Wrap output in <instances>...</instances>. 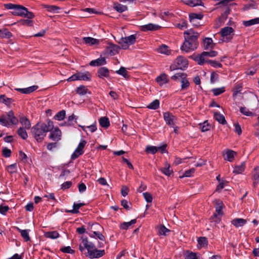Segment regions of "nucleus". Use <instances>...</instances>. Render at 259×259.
Wrapping results in <instances>:
<instances>
[{
  "mask_svg": "<svg viewBox=\"0 0 259 259\" xmlns=\"http://www.w3.org/2000/svg\"><path fill=\"white\" fill-rule=\"evenodd\" d=\"M184 34L185 41L181 47L182 51L188 53L196 50L199 44L198 38L199 33L190 29L186 31Z\"/></svg>",
  "mask_w": 259,
  "mask_h": 259,
  "instance_id": "obj_1",
  "label": "nucleus"
},
{
  "mask_svg": "<svg viewBox=\"0 0 259 259\" xmlns=\"http://www.w3.org/2000/svg\"><path fill=\"white\" fill-rule=\"evenodd\" d=\"M54 127L53 122L48 120L47 123L38 122L31 129L33 137L38 142H41L48 132L51 131Z\"/></svg>",
  "mask_w": 259,
  "mask_h": 259,
  "instance_id": "obj_2",
  "label": "nucleus"
},
{
  "mask_svg": "<svg viewBox=\"0 0 259 259\" xmlns=\"http://www.w3.org/2000/svg\"><path fill=\"white\" fill-rule=\"evenodd\" d=\"M79 249L82 252L87 249V252L85 254V256L91 259L100 258L105 254L104 249H97L95 244L93 242L89 241L87 238L82 239L81 242L79 246Z\"/></svg>",
  "mask_w": 259,
  "mask_h": 259,
  "instance_id": "obj_3",
  "label": "nucleus"
},
{
  "mask_svg": "<svg viewBox=\"0 0 259 259\" xmlns=\"http://www.w3.org/2000/svg\"><path fill=\"white\" fill-rule=\"evenodd\" d=\"M3 125L10 127L13 125H17L19 122L18 119L15 116L12 111H10L6 115H3Z\"/></svg>",
  "mask_w": 259,
  "mask_h": 259,
  "instance_id": "obj_4",
  "label": "nucleus"
},
{
  "mask_svg": "<svg viewBox=\"0 0 259 259\" xmlns=\"http://www.w3.org/2000/svg\"><path fill=\"white\" fill-rule=\"evenodd\" d=\"M13 15L26 17L29 19L34 18V14L28 11V9L21 6L17 5L14 11L12 12Z\"/></svg>",
  "mask_w": 259,
  "mask_h": 259,
  "instance_id": "obj_5",
  "label": "nucleus"
},
{
  "mask_svg": "<svg viewBox=\"0 0 259 259\" xmlns=\"http://www.w3.org/2000/svg\"><path fill=\"white\" fill-rule=\"evenodd\" d=\"M188 66V60L182 56H179L170 66V70L174 71L177 69H183Z\"/></svg>",
  "mask_w": 259,
  "mask_h": 259,
  "instance_id": "obj_6",
  "label": "nucleus"
},
{
  "mask_svg": "<svg viewBox=\"0 0 259 259\" xmlns=\"http://www.w3.org/2000/svg\"><path fill=\"white\" fill-rule=\"evenodd\" d=\"M136 34H132L128 36L122 37L119 41V44L121 46L122 49L126 50L128 48L129 46L134 45L137 39Z\"/></svg>",
  "mask_w": 259,
  "mask_h": 259,
  "instance_id": "obj_7",
  "label": "nucleus"
},
{
  "mask_svg": "<svg viewBox=\"0 0 259 259\" xmlns=\"http://www.w3.org/2000/svg\"><path fill=\"white\" fill-rule=\"evenodd\" d=\"M91 75L90 73L87 71L85 72H77L67 79L68 81L75 80H84L89 81L91 80Z\"/></svg>",
  "mask_w": 259,
  "mask_h": 259,
  "instance_id": "obj_8",
  "label": "nucleus"
},
{
  "mask_svg": "<svg viewBox=\"0 0 259 259\" xmlns=\"http://www.w3.org/2000/svg\"><path fill=\"white\" fill-rule=\"evenodd\" d=\"M187 74L183 72H179L171 77L173 80H177L181 79V88L183 90L187 89L189 85V82L186 78Z\"/></svg>",
  "mask_w": 259,
  "mask_h": 259,
  "instance_id": "obj_9",
  "label": "nucleus"
},
{
  "mask_svg": "<svg viewBox=\"0 0 259 259\" xmlns=\"http://www.w3.org/2000/svg\"><path fill=\"white\" fill-rule=\"evenodd\" d=\"M233 32L234 29L231 27L228 26L223 28L220 31L224 40L226 42H229L232 39Z\"/></svg>",
  "mask_w": 259,
  "mask_h": 259,
  "instance_id": "obj_10",
  "label": "nucleus"
},
{
  "mask_svg": "<svg viewBox=\"0 0 259 259\" xmlns=\"http://www.w3.org/2000/svg\"><path fill=\"white\" fill-rule=\"evenodd\" d=\"M163 118L166 123L170 127H174L177 120V117L169 112L163 113Z\"/></svg>",
  "mask_w": 259,
  "mask_h": 259,
  "instance_id": "obj_11",
  "label": "nucleus"
},
{
  "mask_svg": "<svg viewBox=\"0 0 259 259\" xmlns=\"http://www.w3.org/2000/svg\"><path fill=\"white\" fill-rule=\"evenodd\" d=\"M62 133L59 128H55L51 131L49 138L55 142H58L61 139Z\"/></svg>",
  "mask_w": 259,
  "mask_h": 259,
  "instance_id": "obj_12",
  "label": "nucleus"
},
{
  "mask_svg": "<svg viewBox=\"0 0 259 259\" xmlns=\"http://www.w3.org/2000/svg\"><path fill=\"white\" fill-rule=\"evenodd\" d=\"M160 28V26L158 25L149 23L141 26L140 29L141 31L145 32L147 31H155L159 29Z\"/></svg>",
  "mask_w": 259,
  "mask_h": 259,
  "instance_id": "obj_13",
  "label": "nucleus"
},
{
  "mask_svg": "<svg viewBox=\"0 0 259 259\" xmlns=\"http://www.w3.org/2000/svg\"><path fill=\"white\" fill-rule=\"evenodd\" d=\"M120 47L114 44H110L106 49L107 54L110 56H113L118 53Z\"/></svg>",
  "mask_w": 259,
  "mask_h": 259,
  "instance_id": "obj_14",
  "label": "nucleus"
},
{
  "mask_svg": "<svg viewBox=\"0 0 259 259\" xmlns=\"http://www.w3.org/2000/svg\"><path fill=\"white\" fill-rule=\"evenodd\" d=\"M214 47V44L211 38L205 37L203 40V47L204 50L213 49Z\"/></svg>",
  "mask_w": 259,
  "mask_h": 259,
  "instance_id": "obj_15",
  "label": "nucleus"
},
{
  "mask_svg": "<svg viewBox=\"0 0 259 259\" xmlns=\"http://www.w3.org/2000/svg\"><path fill=\"white\" fill-rule=\"evenodd\" d=\"M19 121L22 125V127H23L25 129L30 128L31 125V122L27 117L25 116H22L20 117Z\"/></svg>",
  "mask_w": 259,
  "mask_h": 259,
  "instance_id": "obj_16",
  "label": "nucleus"
},
{
  "mask_svg": "<svg viewBox=\"0 0 259 259\" xmlns=\"http://www.w3.org/2000/svg\"><path fill=\"white\" fill-rule=\"evenodd\" d=\"M253 185L256 187L259 184V167H255L252 171Z\"/></svg>",
  "mask_w": 259,
  "mask_h": 259,
  "instance_id": "obj_17",
  "label": "nucleus"
},
{
  "mask_svg": "<svg viewBox=\"0 0 259 259\" xmlns=\"http://www.w3.org/2000/svg\"><path fill=\"white\" fill-rule=\"evenodd\" d=\"M106 64V59L104 57H100L95 60L92 61L90 63V65L92 66H98Z\"/></svg>",
  "mask_w": 259,
  "mask_h": 259,
  "instance_id": "obj_18",
  "label": "nucleus"
},
{
  "mask_svg": "<svg viewBox=\"0 0 259 259\" xmlns=\"http://www.w3.org/2000/svg\"><path fill=\"white\" fill-rule=\"evenodd\" d=\"M82 40L84 44L89 46H94L99 44L98 39L91 37H84Z\"/></svg>",
  "mask_w": 259,
  "mask_h": 259,
  "instance_id": "obj_19",
  "label": "nucleus"
},
{
  "mask_svg": "<svg viewBox=\"0 0 259 259\" xmlns=\"http://www.w3.org/2000/svg\"><path fill=\"white\" fill-rule=\"evenodd\" d=\"M246 167L245 162H242L240 164L236 165L233 170V173L241 174L244 171Z\"/></svg>",
  "mask_w": 259,
  "mask_h": 259,
  "instance_id": "obj_20",
  "label": "nucleus"
},
{
  "mask_svg": "<svg viewBox=\"0 0 259 259\" xmlns=\"http://www.w3.org/2000/svg\"><path fill=\"white\" fill-rule=\"evenodd\" d=\"M183 3L192 7L203 5V3L201 0H184Z\"/></svg>",
  "mask_w": 259,
  "mask_h": 259,
  "instance_id": "obj_21",
  "label": "nucleus"
},
{
  "mask_svg": "<svg viewBox=\"0 0 259 259\" xmlns=\"http://www.w3.org/2000/svg\"><path fill=\"white\" fill-rule=\"evenodd\" d=\"M246 223L247 221L246 220L241 218L235 219L231 221L232 224L236 228L242 227Z\"/></svg>",
  "mask_w": 259,
  "mask_h": 259,
  "instance_id": "obj_22",
  "label": "nucleus"
},
{
  "mask_svg": "<svg viewBox=\"0 0 259 259\" xmlns=\"http://www.w3.org/2000/svg\"><path fill=\"white\" fill-rule=\"evenodd\" d=\"M42 7L46 8L48 12L52 13H58L60 10V7L54 5H43Z\"/></svg>",
  "mask_w": 259,
  "mask_h": 259,
  "instance_id": "obj_23",
  "label": "nucleus"
},
{
  "mask_svg": "<svg viewBox=\"0 0 259 259\" xmlns=\"http://www.w3.org/2000/svg\"><path fill=\"white\" fill-rule=\"evenodd\" d=\"M98 74L100 78L107 77L109 75V71L106 67H101L98 69Z\"/></svg>",
  "mask_w": 259,
  "mask_h": 259,
  "instance_id": "obj_24",
  "label": "nucleus"
},
{
  "mask_svg": "<svg viewBox=\"0 0 259 259\" xmlns=\"http://www.w3.org/2000/svg\"><path fill=\"white\" fill-rule=\"evenodd\" d=\"M15 228L21 233V236L25 241H28L30 240V237L29 235V232L30 231L29 230H21L18 227H16Z\"/></svg>",
  "mask_w": 259,
  "mask_h": 259,
  "instance_id": "obj_25",
  "label": "nucleus"
},
{
  "mask_svg": "<svg viewBox=\"0 0 259 259\" xmlns=\"http://www.w3.org/2000/svg\"><path fill=\"white\" fill-rule=\"evenodd\" d=\"M157 82L159 85H162L168 82L167 76L165 73H163L158 76L156 79Z\"/></svg>",
  "mask_w": 259,
  "mask_h": 259,
  "instance_id": "obj_26",
  "label": "nucleus"
},
{
  "mask_svg": "<svg viewBox=\"0 0 259 259\" xmlns=\"http://www.w3.org/2000/svg\"><path fill=\"white\" fill-rule=\"evenodd\" d=\"M205 54L206 53L202 52L200 55H198L195 57V60L198 63L199 65H203L205 62L207 63L206 61H208L207 60H205Z\"/></svg>",
  "mask_w": 259,
  "mask_h": 259,
  "instance_id": "obj_27",
  "label": "nucleus"
},
{
  "mask_svg": "<svg viewBox=\"0 0 259 259\" xmlns=\"http://www.w3.org/2000/svg\"><path fill=\"white\" fill-rule=\"evenodd\" d=\"M214 118L216 120H217L220 123L222 124H225L227 123L225 116L220 113H214Z\"/></svg>",
  "mask_w": 259,
  "mask_h": 259,
  "instance_id": "obj_28",
  "label": "nucleus"
},
{
  "mask_svg": "<svg viewBox=\"0 0 259 259\" xmlns=\"http://www.w3.org/2000/svg\"><path fill=\"white\" fill-rule=\"evenodd\" d=\"M198 247L199 248L205 247L207 246L208 241L206 237H200L198 238Z\"/></svg>",
  "mask_w": 259,
  "mask_h": 259,
  "instance_id": "obj_29",
  "label": "nucleus"
},
{
  "mask_svg": "<svg viewBox=\"0 0 259 259\" xmlns=\"http://www.w3.org/2000/svg\"><path fill=\"white\" fill-rule=\"evenodd\" d=\"M100 125L104 128H107L110 126V121L108 118L106 117H102L99 120Z\"/></svg>",
  "mask_w": 259,
  "mask_h": 259,
  "instance_id": "obj_30",
  "label": "nucleus"
},
{
  "mask_svg": "<svg viewBox=\"0 0 259 259\" xmlns=\"http://www.w3.org/2000/svg\"><path fill=\"white\" fill-rule=\"evenodd\" d=\"M157 51L158 53L169 55L170 54V51L168 49V47L165 45H162L160 46L158 49Z\"/></svg>",
  "mask_w": 259,
  "mask_h": 259,
  "instance_id": "obj_31",
  "label": "nucleus"
},
{
  "mask_svg": "<svg viewBox=\"0 0 259 259\" xmlns=\"http://www.w3.org/2000/svg\"><path fill=\"white\" fill-rule=\"evenodd\" d=\"M12 36V34L7 29L4 28L0 29V37L10 38Z\"/></svg>",
  "mask_w": 259,
  "mask_h": 259,
  "instance_id": "obj_32",
  "label": "nucleus"
},
{
  "mask_svg": "<svg viewBox=\"0 0 259 259\" xmlns=\"http://www.w3.org/2000/svg\"><path fill=\"white\" fill-rule=\"evenodd\" d=\"M13 100L12 98H8L5 95H2L0 96V103H2L6 105L7 106L10 105Z\"/></svg>",
  "mask_w": 259,
  "mask_h": 259,
  "instance_id": "obj_33",
  "label": "nucleus"
},
{
  "mask_svg": "<svg viewBox=\"0 0 259 259\" xmlns=\"http://www.w3.org/2000/svg\"><path fill=\"white\" fill-rule=\"evenodd\" d=\"M45 235L46 237L52 239H57L60 236L59 233L56 231L46 232Z\"/></svg>",
  "mask_w": 259,
  "mask_h": 259,
  "instance_id": "obj_34",
  "label": "nucleus"
},
{
  "mask_svg": "<svg viewBox=\"0 0 259 259\" xmlns=\"http://www.w3.org/2000/svg\"><path fill=\"white\" fill-rule=\"evenodd\" d=\"M243 24L246 27L259 24V18H255L249 20L244 21Z\"/></svg>",
  "mask_w": 259,
  "mask_h": 259,
  "instance_id": "obj_35",
  "label": "nucleus"
},
{
  "mask_svg": "<svg viewBox=\"0 0 259 259\" xmlns=\"http://www.w3.org/2000/svg\"><path fill=\"white\" fill-rule=\"evenodd\" d=\"M236 153L233 150H228L225 156V159L231 162L233 161Z\"/></svg>",
  "mask_w": 259,
  "mask_h": 259,
  "instance_id": "obj_36",
  "label": "nucleus"
},
{
  "mask_svg": "<svg viewBox=\"0 0 259 259\" xmlns=\"http://www.w3.org/2000/svg\"><path fill=\"white\" fill-rule=\"evenodd\" d=\"M136 219L132 220L130 222H123L121 224L120 229L123 230H127L131 226L136 224Z\"/></svg>",
  "mask_w": 259,
  "mask_h": 259,
  "instance_id": "obj_37",
  "label": "nucleus"
},
{
  "mask_svg": "<svg viewBox=\"0 0 259 259\" xmlns=\"http://www.w3.org/2000/svg\"><path fill=\"white\" fill-rule=\"evenodd\" d=\"M113 8L118 12H119V13L123 12L127 10L126 6L122 5L119 3H114V5H113Z\"/></svg>",
  "mask_w": 259,
  "mask_h": 259,
  "instance_id": "obj_38",
  "label": "nucleus"
},
{
  "mask_svg": "<svg viewBox=\"0 0 259 259\" xmlns=\"http://www.w3.org/2000/svg\"><path fill=\"white\" fill-rule=\"evenodd\" d=\"M185 259H200L196 253L190 251H187L184 254Z\"/></svg>",
  "mask_w": 259,
  "mask_h": 259,
  "instance_id": "obj_39",
  "label": "nucleus"
},
{
  "mask_svg": "<svg viewBox=\"0 0 259 259\" xmlns=\"http://www.w3.org/2000/svg\"><path fill=\"white\" fill-rule=\"evenodd\" d=\"M27 129L23 127H20L17 131L18 135L23 139L25 140L28 137L27 133L26 131Z\"/></svg>",
  "mask_w": 259,
  "mask_h": 259,
  "instance_id": "obj_40",
  "label": "nucleus"
},
{
  "mask_svg": "<svg viewBox=\"0 0 259 259\" xmlns=\"http://www.w3.org/2000/svg\"><path fill=\"white\" fill-rule=\"evenodd\" d=\"M87 88L84 85H80L76 89V93L80 96L85 95L87 93Z\"/></svg>",
  "mask_w": 259,
  "mask_h": 259,
  "instance_id": "obj_41",
  "label": "nucleus"
},
{
  "mask_svg": "<svg viewBox=\"0 0 259 259\" xmlns=\"http://www.w3.org/2000/svg\"><path fill=\"white\" fill-rule=\"evenodd\" d=\"M202 18V15L201 14H197L195 13L191 14L189 15V19L191 23L193 24V25H195L194 23V21L196 19H201Z\"/></svg>",
  "mask_w": 259,
  "mask_h": 259,
  "instance_id": "obj_42",
  "label": "nucleus"
},
{
  "mask_svg": "<svg viewBox=\"0 0 259 259\" xmlns=\"http://www.w3.org/2000/svg\"><path fill=\"white\" fill-rule=\"evenodd\" d=\"M225 92V87L214 88L211 90V92L215 96H219Z\"/></svg>",
  "mask_w": 259,
  "mask_h": 259,
  "instance_id": "obj_43",
  "label": "nucleus"
},
{
  "mask_svg": "<svg viewBox=\"0 0 259 259\" xmlns=\"http://www.w3.org/2000/svg\"><path fill=\"white\" fill-rule=\"evenodd\" d=\"M170 231L166 228L164 226H160L158 229V234L159 235H166L167 233L169 232Z\"/></svg>",
  "mask_w": 259,
  "mask_h": 259,
  "instance_id": "obj_44",
  "label": "nucleus"
},
{
  "mask_svg": "<svg viewBox=\"0 0 259 259\" xmlns=\"http://www.w3.org/2000/svg\"><path fill=\"white\" fill-rule=\"evenodd\" d=\"M199 127L202 132H205L209 130L210 125L207 121H204L203 123L199 124Z\"/></svg>",
  "mask_w": 259,
  "mask_h": 259,
  "instance_id": "obj_45",
  "label": "nucleus"
},
{
  "mask_svg": "<svg viewBox=\"0 0 259 259\" xmlns=\"http://www.w3.org/2000/svg\"><path fill=\"white\" fill-rule=\"evenodd\" d=\"M66 113L65 110H61L58 112L54 116V118L58 120H62L65 117Z\"/></svg>",
  "mask_w": 259,
  "mask_h": 259,
  "instance_id": "obj_46",
  "label": "nucleus"
},
{
  "mask_svg": "<svg viewBox=\"0 0 259 259\" xmlns=\"http://www.w3.org/2000/svg\"><path fill=\"white\" fill-rule=\"evenodd\" d=\"M159 107V101L158 100H155L152 102L148 106V108L153 110H156Z\"/></svg>",
  "mask_w": 259,
  "mask_h": 259,
  "instance_id": "obj_47",
  "label": "nucleus"
},
{
  "mask_svg": "<svg viewBox=\"0 0 259 259\" xmlns=\"http://www.w3.org/2000/svg\"><path fill=\"white\" fill-rule=\"evenodd\" d=\"M158 150L157 147L154 146H148L146 148L145 151L147 153H151L152 154H155Z\"/></svg>",
  "mask_w": 259,
  "mask_h": 259,
  "instance_id": "obj_48",
  "label": "nucleus"
},
{
  "mask_svg": "<svg viewBox=\"0 0 259 259\" xmlns=\"http://www.w3.org/2000/svg\"><path fill=\"white\" fill-rule=\"evenodd\" d=\"M240 111L243 114L246 116H251L254 115L252 112L250 111L249 109L245 107H241L240 108Z\"/></svg>",
  "mask_w": 259,
  "mask_h": 259,
  "instance_id": "obj_49",
  "label": "nucleus"
},
{
  "mask_svg": "<svg viewBox=\"0 0 259 259\" xmlns=\"http://www.w3.org/2000/svg\"><path fill=\"white\" fill-rule=\"evenodd\" d=\"M116 73L122 75L124 77H126L127 76V72L123 67H121L119 70L116 71Z\"/></svg>",
  "mask_w": 259,
  "mask_h": 259,
  "instance_id": "obj_50",
  "label": "nucleus"
},
{
  "mask_svg": "<svg viewBox=\"0 0 259 259\" xmlns=\"http://www.w3.org/2000/svg\"><path fill=\"white\" fill-rule=\"evenodd\" d=\"M169 168V165L166 164L164 168L161 169V170L165 175L169 176L171 174V170H170Z\"/></svg>",
  "mask_w": 259,
  "mask_h": 259,
  "instance_id": "obj_51",
  "label": "nucleus"
},
{
  "mask_svg": "<svg viewBox=\"0 0 259 259\" xmlns=\"http://www.w3.org/2000/svg\"><path fill=\"white\" fill-rule=\"evenodd\" d=\"M242 86L241 84H236L233 90V96H236L242 90Z\"/></svg>",
  "mask_w": 259,
  "mask_h": 259,
  "instance_id": "obj_52",
  "label": "nucleus"
},
{
  "mask_svg": "<svg viewBox=\"0 0 259 259\" xmlns=\"http://www.w3.org/2000/svg\"><path fill=\"white\" fill-rule=\"evenodd\" d=\"M19 23L22 25H27L31 26L33 25V22L28 19H22L19 21Z\"/></svg>",
  "mask_w": 259,
  "mask_h": 259,
  "instance_id": "obj_53",
  "label": "nucleus"
},
{
  "mask_svg": "<svg viewBox=\"0 0 259 259\" xmlns=\"http://www.w3.org/2000/svg\"><path fill=\"white\" fill-rule=\"evenodd\" d=\"M7 170L10 174H13L17 171V164L14 163L8 166Z\"/></svg>",
  "mask_w": 259,
  "mask_h": 259,
  "instance_id": "obj_54",
  "label": "nucleus"
},
{
  "mask_svg": "<svg viewBox=\"0 0 259 259\" xmlns=\"http://www.w3.org/2000/svg\"><path fill=\"white\" fill-rule=\"evenodd\" d=\"M206 62L215 68H221L222 67V64L216 61L208 60Z\"/></svg>",
  "mask_w": 259,
  "mask_h": 259,
  "instance_id": "obj_55",
  "label": "nucleus"
},
{
  "mask_svg": "<svg viewBox=\"0 0 259 259\" xmlns=\"http://www.w3.org/2000/svg\"><path fill=\"white\" fill-rule=\"evenodd\" d=\"M143 196L145 199V200L148 202L150 203L152 201L153 198L151 194L148 192H145L143 193Z\"/></svg>",
  "mask_w": 259,
  "mask_h": 259,
  "instance_id": "obj_56",
  "label": "nucleus"
},
{
  "mask_svg": "<svg viewBox=\"0 0 259 259\" xmlns=\"http://www.w3.org/2000/svg\"><path fill=\"white\" fill-rule=\"evenodd\" d=\"M215 209H223L224 207L223 201L220 199L215 200Z\"/></svg>",
  "mask_w": 259,
  "mask_h": 259,
  "instance_id": "obj_57",
  "label": "nucleus"
},
{
  "mask_svg": "<svg viewBox=\"0 0 259 259\" xmlns=\"http://www.w3.org/2000/svg\"><path fill=\"white\" fill-rule=\"evenodd\" d=\"M61 251L64 253H68L72 254L74 252V251L71 248L70 246H65L61 248Z\"/></svg>",
  "mask_w": 259,
  "mask_h": 259,
  "instance_id": "obj_58",
  "label": "nucleus"
},
{
  "mask_svg": "<svg viewBox=\"0 0 259 259\" xmlns=\"http://www.w3.org/2000/svg\"><path fill=\"white\" fill-rule=\"evenodd\" d=\"M84 205V203H75L74 202L73 205V208L75 211H76V213L79 212L78 209L82 206Z\"/></svg>",
  "mask_w": 259,
  "mask_h": 259,
  "instance_id": "obj_59",
  "label": "nucleus"
},
{
  "mask_svg": "<svg viewBox=\"0 0 259 259\" xmlns=\"http://www.w3.org/2000/svg\"><path fill=\"white\" fill-rule=\"evenodd\" d=\"M195 168H192L189 170H186L184 174L183 177H191L195 172Z\"/></svg>",
  "mask_w": 259,
  "mask_h": 259,
  "instance_id": "obj_60",
  "label": "nucleus"
},
{
  "mask_svg": "<svg viewBox=\"0 0 259 259\" xmlns=\"http://www.w3.org/2000/svg\"><path fill=\"white\" fill-rule=\"evenodd\" d=\"M219 78V75L217 73L215 72H212L210 75V82L212 83H213L214 82L218 80Z\"/></svg>",
  "mask_w": 259,
  "mask_h": 259,
  "instance_id": "obj_61",
  "label": "nucleus"
},
{
  "mask_svg": "<svg viewBox=\"0 0 259 259\" xmlns=\"http://www.w3.org/2000/svg\"><path fill=\"white\" fill-rule=\"evenodd\" d=\"M8 205H0V213L3 215H5L6 213L9 210Z\"/></svg>",
  "mask_w": 259,
  "mask_h": 259,
  "instance_id": "obj_62",
  "label": "nucleus"
},
{
  "mask_svg": "<svg viewBox=\"0 0 259 259\" xmlns=\"http://www.w3.org/2000/svg\"><path fill=\"white\" fill-rule=\"evenodd\" d=\"M83 153L80 152V151H78V150H75L74 151V152L72 154L71 158L72 159L74 160L78 158L79 156L81 155Z\"/></svg>",
  "mask_w": 259,
  "mask_h": 259,
  "instance_id": "obj_63",
  "label": "nucleus"
},
{
  "mask_svg": "<svg viewBox=\"0 0 259 259\" xmlns=\"http://www.w3.org/2000/svg\"><path fill=\"white\" fill-rule=\"evenodd\" d=\"M57 142L54 143H50L47 146V148L49 151H52L54 149L56 148L57 146Z\"/></svg>",
  "mask_w": 259,
  "mask_h": 259,
  "instance_id": "obj_64",
  "label": "nucleus"
}]
</instances>
